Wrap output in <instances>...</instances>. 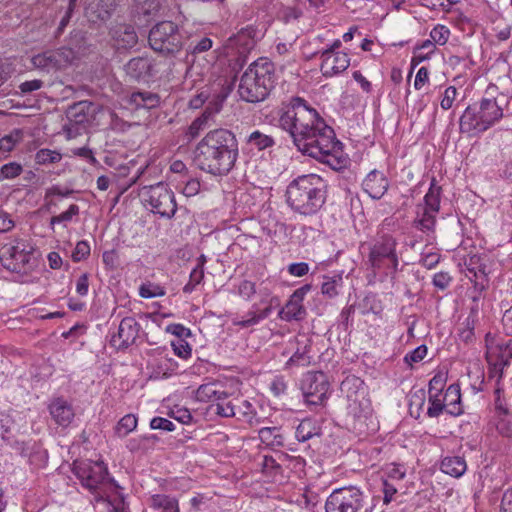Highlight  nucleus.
<instances>
[{"mask_svg": "<svg viewBox=\"0 0 512 512\" xmlns=\"http://www.w3.org/2000/svg\"><path fill=\"white\" fill-rule=\"evenodd\" d=\"M365 502L364 493L356 486H346L332 491L325 502L326 512H359Z\"/></svg>", "mask_w": 512, "mask_h": 512, "instance_id": "13", "label": "nucleus"}, {"mask_svg": "<svg viewBox=\"0 0 512 512\" xmlns=\"http://www.w3.org/2000/svg\"><path fill=\"white\" fill-rule=\"evenodd\" d=\"M139 196L150 211L160 217L171 219L177 210V204L173 191L167 184L159 182L155 185L143 186Z\"/></svg>", "mask_w": 512, "mask_h": 512, "instance_id": "10", "label": "nucleus"}, {"mask_svg": "<svg viewBox=\"0 0 512 512\" xmlns=\"http://www.w3.org/2000/svg\"><path fill=\"white\" fill-rule=\"evenodd\" d=\"M487 360L490 364L494 365L495 369H499L502 373L504 367L508 366L509 361L508 357H512V343L506 345L504 352L498 357L495 361H493L494 351L493 347H487Z\"/></svg>", "mask_w": 512, "mask_h": 512, "instance_id": "40", "label": "nucleus"}, {"mask_svg": "<svg viewBox=\"0 0 512 512\" xmlns=\"http://www.w3.org/2000/svg\"><path fill=\"white\" fill-rule=\"evenodd\" d=\"M466 469V461L460 456H447L441 462L442 472L455 478L462 476Z\"/></svg>", "mask_w": 512, "mask_h": 512, "instance_id": "28", "label": "nucleus"}, {"mask_svg": "<svg viewBox=\"0 0 512 512\" xmlns=\"http://www.w3.org/2000/svg\"><path fill=\"white\" fill-rule=\"evenodd\" d=\"M204 278V269L195 267L189 277V282L184 286L183 291L185 293H191L195 287L202 282Z\"/></svg>", "mask_w": 512, "mask_h": 512, "instance_id": "51", "label": "nucleus"}, {"mask_svg": "<svg viewBox=\"0 0 512 512\" xmlns=\"http://www.w3.org/2000/svg\"><path fill=\"white\" fill-rule=\"evenodd\" d=\"M140 331V324L133 317L121 320L117 333L113 334L110 343L117 349L127 348L134 344Z\"/></svg>", "mask_w": 512, "mask_h": 512, "instance_id": "16", "label": "nucleus"}, {"mask_svg": "<svg viewBox=\"0 0 512 512\" xmlns=\"http://www.w3.org/2000/svg\"><path fill=\"white\" fill-rule=\"evenodd\" d=\"M62 156L59 152L50 149H41L35 155L36 163L40 165L57 163Z\"/></svg>", "mask_w": 512, "mask_h": 512, "instance_id": "45", "label": "nucleus"}, {"mask_svg": "<svg viewBox=\"0 0 512 512\" xmlns=\"http://www.w3.org/2000/svg\"><path fill=\"white\" fill-rule=\"evenodd\" d=\"M148 41L154 51L174 55L182 49L184 38L176 23L161 21L150 29Z\"/></svg>", "mask_w": 512, "mask_h": 512, "instance_id": "11", "label": "nucleus"}, {"mask_svg": "<svg viewBox=\"0 0 512 512\" xmlns=\"http://www.w3.org/2000/svg\"><path fill=\"white\" fill-rule=\"evenodd\" d=\"M330 383L322 371H309L303 375L301 390L309 406H324L329 396Z\"/></svg>", "mask_w": 512, "mask_h": 512, "instance_id": "14", "label": "nucleus"}, {"mask_svg": "<svg viewBox=\"0 0 512 512\" xmlns=\"http://www.w3.org/2000/svg\"><path fill=\"white\" fill-rule=\"evenodd\" d=\"M0 262L10 272L27 273L34 266L33 247L24 239H12L0 248Z\"/></svg>", "mask_w": 512, "mask_h": 512, "instance_id": "9", "label": "nucleus"}, {"mask_svg": "<svg viewBox=\"0 0 512 512\" xmlns=\"http://www.w3.org/2000/svg\"><path fill=\"white\" fill-rule=\"evenodd\" d=\"M435 42L432 39H428L422 42V44L418 47L417 54L413 57L412 62L416 59L421 62L426 60L430 54H432L435 50Z\"/></svg>", "mask_w": 512, "mask_h": 512, "instance_id": "50", "label": "nucleus"}, {"mask_svg": "<svg viewBox=\"0 0 512 512\" xmlns=\"http://www.w3.org/2000/svg\"><path fill=\"white\" fill-rule=\"evenodd\" d=\"M219 388L220 385L215 382L202 384L196 390V399L200 402H215L226 393Z\"/></svg>", "mask_w": 512, "mask_h": 512, "instance_id": "31", "label": "nucleus"}, {"mask_svg": "<svg viewBox=\"0 0 512 512\" xmlns=\"http://www.w3.org/2000/svg\"><path fill=\"white\" fill-rule=\"evenodd\" d=\"M220 109L221 104L219 102L209 103L203 113L191 123L189 127L190 134L193 137L197 136L200 131L215 124V117L219 113Z\"/></svg>", "mask_w": 512, "mask_h": 512, "instance_id": "22", "label": "nucleus"}, {"mask_svg": "<svg viewBox=\"0 0 512 512\" xmlns=\"http://www.w3.org/2000/svg\"><path fill=\"white\" fill-rule=\"evenodd\" d=\"M84 32L81 30H74L70 33L69 45L78 54L84 46Z\"/></svg>", "mask_w": 512, "mask_h": 512, "instance_id": "61", "label": "nucleus"}, {"mask_svg": "<svg viewBox=\"0 0 512 512\" xmlns=\"http://www.w3.org/2000/svg\"><path fill=\"white\" fill-rule=\"evenodd\" d=\"M150 507L163 512H180L177 499L164 494L151 496Z\"/></svg>", "mask_w": 512, "mask_h": 512, "instance_id": "32", "label": "nucleus"}, {"mask_svg": "<svg viewBox=\"0 0 512 512\" xmlns=\"http://www.w3.org/2000/svg\"><path fill=\"white\" fill-rule=\"evenodd\" d=\"M22 166L16 162L4 164L0 168V181L14 179L22 172Z\"/></svg>", "mask_w": 512, "mask_h": 512, "instance_id": "47", "label": "nucleus"}, {"mask_svg": "<svg viewBox=\"0 0 512 512\" xmlns=\"http://www.w3.org/2000/svg\"><path fill=\"white\" fill-rule=\"evenodd\" d=\"M457 94V89L454 86L447 87L443 93V97L440 102L441 108L443 110L450 109L457 97Z\"/></svg>", "mask_w": 512, "mask_h": 512, "instance_id": "56", "label": "nucleus"}, {"mask_svg": "<svg viewBox=\"0 0 512 512\" xmlns=\"http://www.w3.org/2000/svg\"><path fill=\"white\" fill-rule=\"evenodd\" d=\"M165 294V288L156 283L146 282L139 287V295L143 298L161 297Z\"/></svg>", "mask_w": 512, "mask_h": 512, "instance_id": "43", "label": "nucleus"}, {"mask_svg": "<svg viewBox=\"0 0 512 512\" xmlns=\"http://www.w3.org/2000/svg\"><path fill=\"white\" fill-rule=\"evenodd\" d=\"M326 188L325 180L317 174L298 176L287 186L286 202L300 215H315L326 202Z\"/></svg>", "mask_w": 512, "mask_h": 512, "instance_id": "3", "label": "nucleus"}, {"mask_svg": "<svg viewBox=\"0 0 512 512\" xmlns=\"http://www.w3.org/2000/svg\"><path fill=\"white\" fill-rule=\"evenodd\" d=\"M48 409L52 419L61 427H68L75 416L72 405L61 397L52 400Z\"/></svg>", "mask_w": 512, "mask_h": 512, "instance_id": "21", "label": "nucleus"}, {"mask_svg": "<svg viewBox=\"0 0 512 512\" xmlns=\"http://www.w3.org/2000/svg\"><path fill=\"white\" fill-rule=\"evenodd\" d=\"M247 144L251 149L263 151L275 145V140L271 135L265 134L260 130L253 131L247 138Z\"/></svg>", "mask_w": 512, "mask_h": 512, "instance_id": "36", "label": "nucleus"}, {"mask_svg": "<svg viewBox=\"0 0 512 512\" xmlns=\"http://www.w3.org/2000/svg\"><path fill=\"white\" fill-rule=\"evenodd\" d=\"M310 286L304 285L296 289L290 296L285 306L279 311V317L285 321L302 320L306 316V309L303 306V300Z\"/></svg>", "mask_w": 512, "mask_h": 512, "instance_id": "17", "label": "nucleus"}, {"mask_svg": "<svg viewBox=\"0 0 512 512\" xmlns=\"http://www.w3.org/2000/svg\"><path fill=\"white\" fill-rule=\"evenodd\" d=\"M273 65L266 60L255 61L240 78L238 93L242 100L250 103L266 99L273 87Z\"/></svg>", "mask_w": 512, "mask_h": 512, "instance_id": "5", "label": "nucleus"}, {"mask_svg": "<svg viewBox=\"0 0 512 512\" xmlns=\"http://www.w3.org/2000/svg\"><path fill=\"white\" fill-rule=\"evenodd\" d=\"M239 157L235 134L224 128L210 130L196 145L194 162L205 173L226 176L235 167Z\"/></svg>", "mask_w": 512, "mask_h": 512, "instance_id": "2", "label": "nucleus"}, {"mask_svg": "<svg viewBox=\"0 0 512 512\" xmlns=\"http://www.w3.org/2000/svg\"><path fill=\"white\" fill-rule=\"evenodd\" d=\"M44 86V82L40 79H32L21 82L18 86L19 94L21 96L32 95L34 92L40 90Z\"/></svg>", "mask_w": 512, "mask_h": 512, "instance_id": "48", "label": "nucleus"}, {"mask_svg": "<svg viewBox=\"0 0 512 512\" xmlns=\"http://www.w3.org/2000/svg\"><path fill=\"white\" fill-rule=\"evenodd\" d=\"M287 270L292 276L302 277L309 272V265L305 262L292 263L288 266Z\"/></svg>", "mask_w": 512, "mask_h": 512, "instance_id": "64", "label": "nucleus"}, {"mask_svg": "<svg viewBox=\"0 0 512 512\" xmlns=\"http://www.w3.org/2000/svg\"><path fill=\"white\" fill-rule=\"evenodd\" d=\"M239 295L250 299L256 293L255 283L249 280H244L240 283L238 288Z\"/></svg>", "mask_w": 512, "mask_h": 512, "instance_id": "63", "label": "nucleus"}, {"mask_svg": "<svg viewBox=\"0 0 512 512\" xmlns=\"http://www.w3.org/2000/svg\"><path fill=\"white\" fill-rule=\"evenodd\" d=\"M316 55L320 56V71L326 78L341 74L350 65V57L344 52L317 51L313 56Z\"/></svg>", "mask_w": 512, "mask_h": 512, "instance_id": "15", "label": "nucleus"}, {"mask_svg": "<svg viewBox=\"0 0 512 512\" xmlns=\"http://www.w3.org/2000/svg\"><path fill=\"white\" fill-rule=\"evenodd\" d=\"M363 190L373 199H381L389 188V181L383 172L372 170L362 182Z\"/></svg>", "mask_w": 512, "mask_h": 512, "instance_id": "20", "label": "nucleus"}, {"mask_svg": "<svg viewBox=\"0 0 512 512\" xmlns=\"http://www.w3.org/2000/svg\"><path fill=\"white\" fill-rule=\"evenodd\" d=\"M256 30L252 26L241 29L236 35L228 39L229 46L240 47V53L250 50L254 47Z\"/></svg>", "mask_w": 512, "mask_h": 512, "instance_id": "26", "label": "nucleus"}, {"mask_svg": "<svg viewBox=\"0 0 512 512\" xmlns=\"http://www.w3.org/2000/svg\"><path fill=\"white\" fill-rule=\"evenodd\" d=\"M452 277L447 272H438L433 277V285L440 289L445 290L451 283Z\"/></svg>", "mask_w": 512, "mask_h": 512, "instance_id": "62", "label": "nucleus"}, {"mask_svg": "<svg viewBox=\"0 0 512 512\" xmlns=\"http://www.w3.org/2000/svg\"><path fill=\"white\" fill-rule=\"evenodd\" d=\"M270 307L258 312L256 310L249 311L241 320L235 321L234 323L243 328H247L257 324L260 320L265 319L270 314Z\"/></svg>", "mask_w": 512, "mask_h": 512, "instance_id": "41", "label": "nucleus"}, {"mask_svg": "<svg viewBox=\"0 0 512 512\" xmlns=\"http://www.w3.org/2000/svg\"><path fill=\"white\" fill-rule=\"evenodd\" d=\"M436 214L424 209L422 215L415 219V227L422 232H433L436 224Z\"/></svg>", "mask_w": 512, "mask_h": 512, "instance_id": "42", "label": "nucleus"}, {"mask_svg": "<svg viewBox=\"0 0 512 512\" xmlns=\"http://www.w3.org/2000/svg\"><path fill=\"white\" fill-rule=\"evenodd\" d=\"M124 69L126 75L135 81H148L156 74L155 62L150 57H134L126 63Z\"/></svg>", "mask_w": 512, "mask_h": 512, "instance_id": "18", "label": "nucleus"}, {"mask_svg": "<svg viewBox=\"0 0 512 512\" xmlns=\"http://www.w3.org/2000/svg\"><path fill=\"white\" fill-rule=\"evenodd\" d=\"M425 405V392L424 390H418L411 395L410 398V412L413 415L414 408H416V418L419 417L420 412L423 410Z\"/></svg>", "mask_w": 512, "mask_h": 512, "instance_id": "54", "label": "nucleus"}, {"mask_svg": "<svg viewBox=\"0 0 512 512\" xmlns=\"http://www.w3.org/2000/svg\"><path fill=\"white\" fill-rule=\"evenodd\" d=\"M213 46V41L208 37H202L199 40L192 41L188 47V54L193 57L209 51Z\"/></svg>", "mask_w": 512, "mask_h": 512, "instance_id": "44", "label": "nucleus"}, {"mask_svg": "<svg viewBox=\"0 0 512 512\" xmlns=\"http://www.w3.org/2000/svg\"><path fill=\"white\" fill-rule=\"evenodd\" d=\"M441 187L436 185L435 179H432L430 188L424 196V209L438 213L440 210Z\"/></svg>", "mask_w": 512, "mask_h": 512, "instance_id": "37", "label": "nucleus"}, {"mask_svg": "<svg viewBox=\"0 0 512 512\" xmlns=\"http://www.w3.org/2000/svg\"><path fill=\"white\" fill-rule=\"evenodd\" d=\"M77 59V53L71 47H60L49 49L38 53L31 58L34 68L46 73L64 71Z\"/></svg>", "mask_w": 512, "mask_h": 512, "instance_id": "12", "label": "nucleus"}, {"mask_svg": "<svg viewBox=\"0 0 512 512\" xmlns=\"http://www.w3.org/2000/svg\"><path fill=\"white\" fill-rule=\"evenodd\" d=\"M79 214V207L76 204H71L69 208L56 216H53L50 220V225L53 227L55 224H60L63 222H69L72 218Z\"/></svg>", "mask_w": 512, "mask_h": 512, "instance_id": "49", "label": "nucleus"}, {"mask_svg": "<svg viewBox=\"0 0 512 512\" xmlns=\"http://www.w3.org/2000/svg\"><path fill=\"white\" fill-rule=\"evenodd\" d=\"M341 283V278L325 277L321 285V292L323 295L333 298L338 295V286Z\"/></svg>", "mask_w": 512, "mask_h": 512, "instance_id": "46", "label": "nucleus"}, {"mask_svg": "<svg viewBox=\"0 0 512 512\" xmlns=\"http://www.w3.org/2000/svg\"><path fill=\"white\" fill-rule=\"evenodd\" d=\"M447 377L445 373L439 372L435 374L428 384V393L443 392L446 385Z\"/></svg>", "mask_w": 512, "mask_h": 512, "instance_id": "55", "label": "nucleus"}, {"mask_svg": "<svg viewBox=\"0 0 512 512\" xmlns=\"http://www.w3.org/2000/svg\"><path fill=\"white\" fill-rule=\"evenodd\" d=\"M279 126L291 136L297 150L333 170L346 167L342 143L318 111L301 97H292L279 115Z\"/></svg>", "mask_w": 512, "mask_h": 512, "instance_id": "1", "label": "nucleus"}, {"mask_svg": "<svg viewBox=\"0 0 512 512\" xmlns=\"http://www.w3.org/2000/svg\"><path fill=\"white\" fill-rule=\"evenodd\" d=\"M450 36V31L443 25L435 26L430 32V38L439 45H444Z\"/></svg>", "mask_w": 512, "mask_h": 512, "instance_id": "52", "label": "nucleus"}, {"mask_svg": "<svg viewBox=\"0 0 512 512\" xmlns=\"http://www.w3.org/2000/svg\"><path fill=\"white\" fill-rule=\"evenodd\" d=\"M269 388L274 396H280L287 390V382L283 376H275L270 384Z\"/></svg>", "mask_w": 512, "mask_h": 512, "instance_id": "59", "label": "nucleus"}, {"mask_svg": "<svg viewBox=\"0 0 512 512\" xmlns=\"http://www.w3.org/2000/svg\"><path fill=\"white\" fill-rule=\"evenodd\" d=\"M320 435V427L317 423L310 419L306 418L302 420L299 425L296 427L295 437L299 442H305L314 436Z\"/></svg>", "mask_w": 512, "mask_h": 512, "instance_id": "33", "label": "nucleus"}, {"mask_svg": "<svg viewBox=\"0 0 512 512\" xmlns=\"http://www.w3.org/2000/svg\"><path fill=\"white\" fill-rule=\"evenodd\" d=\"M111 34L119 49H129L138 42V36L135 28L130 24H118L112 30Z\"/></svg>", "mask_w": 512, "mask_h": 512, "instance_id": "23", "label": "nucleus"}, {"mask_svg": "<svg viewBox=\"0 0 512 512\" xmlns=\"http://www.w3.org/2000/svg\"><path fill=\"white\" fill-rule=\"evenodd\" d=\"M90 255V245L86 241H79L72 253L74 262H79Z\"/></svg>", "mask_w": 512, "mask_h": 512, "instance_id": "57", "label": "nucleus"}, {"mask_svg": "<svg viewBox=\"0 0 512 512\" xmlns=\"http://www.w3.org/2000/svg\"><path fill=\"white\" fill-rule=\"evenodd\" d=\"M171 346L173 347L174 353L182 358L188 359L191 357V346L184 339H178L176 341L171 342Z\"/></svg>", "mask_w": 512, "mask_h": 512, "instance_id": "53", "label": "nucleus"}, {"mask_svg": "<svg viewBox=\"0 0 512 512\" xmlns=\"http://www.w3.org/2000/svg\"><path fill=\"white\" fill-rule=\"evenodd\" d=\"M444 400L447 414L459 416L463 413L459 384L453 383L448 386L444 393Z\"/></svg>", "mask_w": 512, "mask_h": 512, "instance_id": "24", "label": "nucleus"}, {"mask_svg": "<svg viewBox=\"0 0 512 512\" xmlns=\"http://www.w3.org/2000/svg\"><path fill=\"white\" fill-rule=\"evenodd\" d=\"M73 473L84 488L95 494L96 500H104L108 497L109 490L119 487L116 481L109 477L104 462L76 461L73 464Z\"/></svg>", "mask_w": 512, "mask_h": 512, "instance_id": "7", "label": "nucleus"}, {"mask_svg": "<svg viewBox=\"0 0 512 512\" xmlns=\"http://www.w3.org/2000/svg\"><path fill=\"white\" fill-rule=\"evenodd\" d=\"M210 410L220 417H234V402L229 400L227 393L210 405Z\"/></svg>", "mask_w": 512, "mask_h": 512, "instance_id": "38", "label": "nucleus"}, {"mask_svg": "<svg viewBox=\"0 0 512 512\" xmlns=\"http://www.w3.org/2000/svg\"><path fill=\"white\" fill-rule=\"evenodd\" d=\"M137 423L138 419L135 415L127 414L118 421L115 427V434L123 438L136 429Z\"/></svg>", "mask_w": 512, "mask_h": 512, "instance_id": "39", "label": "nucleus"}, {"mask_svg": "<svg viewBox=\"0 0 512 512\" xmlns=\"http://www.w3.org/2000/svg\"><path fill=\"white\" fill-rule=\"evenodd\" d=\"M485 260L486 256L473 255L465 262L467 270L473 274L476 279H482L480 282L482 286H484V280L487 281L486 277L489 274V269Z\"/></svg>", "mask_w": 512, "mask_h": 512, "instance_id": "29", "label": "nucleus"}, {"mask_svg": "<svg viewBox=\"0 0 512 512\" xmlns=\"http://www.w3.org/2000/svg\"><path fill=\"white\" fill-rule=\"evenodd\" d=\"M290 344L293 347L295 346V350L292 356L288 359L286 366H308L312 360V356L310 354L312 346L311 339L305 334H300L294 337L293 341H291Z\"/></svg>", "mask_w": 512, "mask_h": 512, "instance_id": "19", "label": "nucleus"}, {"mask_svg": "<svg viewBox=\"0 0 512 512\" xmlns=\"http://www.w3.org/2000/svg\"><path fill=\"white\" fill-rule=\"evenodd\" d=\"M129 104L136 109H153L160 104V96L150 91H136L129 97Z\"/></svg>", "mask_w": 512, "mask_h": 512, "instance_id": "25", "label": "nucleus"}, {"mask_svg": "<svg viewBox=\"0 0 512 512\" xmlns=\"http://www.w3.org/2000/svg\"><path fill=\"white\" fill-rule=\"evenodd\" d=\"M234 411H235L234 417L239 421H242L249 425H253V423L255 421L257 422L256 409L247 400H236V403H234Z\"/></svg>", "mask_w": 512, "mask_h": 512, "instance_id": "30", "label": "nucleus"}, {"mask_svg": "<svg viewBox=\"0 0 512 512\" xmlns=\"http://www.w3.org/2000/svg\"><path fill=\"white\" fill-rule=\"evenodd\" d=\"M340 391L346 400L347 416L353 421V428L362 424L370 413V401L366 398L363 380L355 375L347 376L340 385Z\"/></svg>", "mask_w": 512, "mask_h": 512, "instance_id": "8", "label": "nucleus"}, {"mask_svg": "<svg viewBox=\"0 0 512 512\" xmlns=\"http://www.w3.org/2000/svg\"><path fill=\"white\" fill-rule=\"evenodd\" d=\"M92 103L80 101L71 105L66 112L67 119L71 123L84 124L89 122Z\"/></svg>", "mask_w": 512, "mask_h": 512, "instance_id": "27", "label": "nucleus"}, {"mask_svg": "<svg viewBox=\"0 0 512 512\" xmlns=\"http://www.w3.org/2000/svg\"><path fill=\"white\" fill-rule=\"evenodd\" d=\"M477 322V312L471 310L468 316L459 324L458 336L465 343L472 342L475 337V325Z\"/></svg>", "mask_w": 512, "mask_h": 512, "instance_id": "34", "label": "nucleus"}, {"mask_svg": "<svg viewBox=\"0 0 512 512\" xmlns=\"http://www.w3.org/2000/svg\"><path fill=\"white\" fill-rule=\"evenodd\" d=\"M397 244L396 237L384 231V225H382L375 239L368 245L366 264L375 276L378 275L382 279L389 277L394 280L399 270Z\"/></svg>", "mask_w": 512, "mask_h": 512, "instance_id": "4", "label": "nucleus"}, {"mask_svg": "<svg viewBox=\"0 0 512 512\" xmlns=\"http://www.w3.org/2000/svg\"><path fill=\"white\" fill-rule=\"evenodd\" d=\"M503 117V108L495 98H482L469 105L460 117V130L464 133H482L494 126Z\"/></svg>", "mask_w": 512, "mask_h": 512, "instance_id": "6", "label": "nucleus"}, {"mask_svg": "<svg viewBox=\"0 0 512 512\" xmlns=\"http://www.w3.org/2000/svg\"><path fill=\"white\" fill-rule=\"evenodd\" d=\"M426 354H427V347L425 345H420L417 348H415L413 351L408 353L404 357V361L407 364L412 365V363H417V362H420L421 360H423L425 358Z\"/></svg>", "mask_w": 512, "mask_h": 512, "instance_id": "58", "label": "nucleus"}, {"mask_svg": "<svg viewBox=\"0 0 512 512\" xmlns=\"http://www.w3.org/2000/svg\"><path fill=\"white\" fill-rule=\"evenodd\" d=\"M258 436L263 444L272 448L284 445V437L278 427H263L259 430Z\"/></svg>", "mask_w": 512, "mask_h": 512, "instance_id": "35", "label": "nucleus"}, {"mask_svg": "<svg viewBox=\"0 0 512 512\" xmlns=\"http://www.w3.org/2000/svg\"><path fill=\"white\" fill-rule=\"evenodd\" d=\"M150 428L154 430L174 431L175 425L166 418L154 417L150 421Z\"/></svg>", "mask_w": 512, "mask_h": 512, "instance_id": "60", "label": "nucleus"}]
</instances>
